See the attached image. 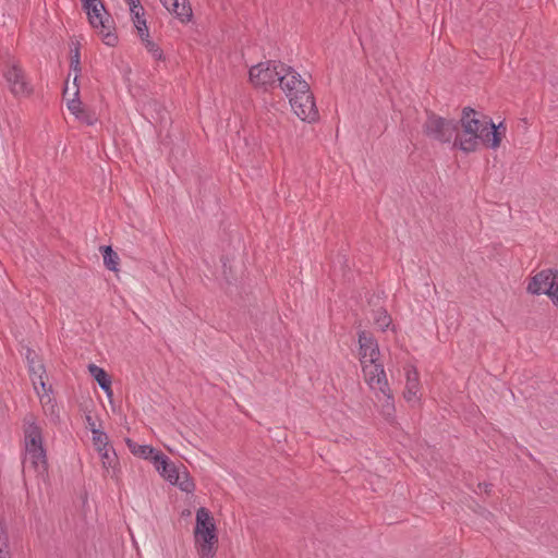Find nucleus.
<instances>
[{"mask_svg":"<svg viewBox=\"0 0 558 558\" xmlns=\"http://www.w3.org/2000/svg\"><path fill=\"white\" fill-rule=\"evenodd\" d=\"M476 112L471 108H464L459 123L457 122V133L453 136V146L464 153H473L478 149L481 144L496 149L499 147L506 133V126L502 123L495 125L492 121L478 119Z\"/></svg>","mask_w":558,"mask_h":558,"instance_id":"nucleus-1","label":"nucleus"},{"mask_svg":"<svg viewBox=\"0 0 558 558\" xmlns=\"http://www.w3.org/2000/svg\"><path fill=\"white\" fill-rule=\"evenodd\" d=\"M24 441V468L29 466L37 473L44 474L47 471L46 450L43 446L41 428L36 424L33 416L25 418Z\"/></svg>","mask_w":558,"mask_h":558,"instance_id":"nucleus-2","label":"nucleus"},{"mask_svg":"<svg viewBox=\"0 0 558 558\" xmlns=\"http://www.w3.org/2000/svg\"><path fill=\"white\" fill-rule=\"evenodd\" d=\"M194 541L199 558L215 557L218 545L216 525L209 510L204 507L196 511Z\"/></svg>","mask_w":558,"mask_h":558,"instance_id":"nucleus-3","label":"nucleus"},{"mask_svg":"<svg viewBox=\"0 0 558 558\" xmlns=\"http://www.w3.org/2000/svg\"><path fill=\"white\" fill-rule=\"evenodd\" d=\"M283 66L276 61L260 62L250 69V81L255 87L274 88L279 84Z\"/></svg>","mask_w":558,"mask_h":558,"instance_id":"nucleus-4","label":"nucleus"},{"mask_svg":"<svg viewBox=\"0 0 558 558\" xmlns=\"http://www.w3.org/2000/svg\"><path fill=\"white\" fill-rule=\"evenodd\" d=\"M87 13L90 25L99 29V34L106 45L114 46L117 44V36L111 32V21L107 16L104 3L101 0H96L94 3L90 2L88 5H83Z\"/></svg>","mask_w":558,"mask_h":558,"instance_id":"nucleus-5","label":"nucleus"},{"mask_svg":"<svg viewBox=\"0 0 558 558\" xmlns=\"http://www.w3.org/2000/svg\"><path fill=\"white\" fill-rule=\"evenodd\" d=\"M531 294H547L553 303L558 306V271L545 269L536 274L527 286Z\"/></svg>","mask_w":558,"mask_h":558,"instance_id":"nucleus-6","label":"nucleus"},{"mask_svg":"<svg viewBox=\"0 0 558 558\" xmlns=\"http://www.w3.org/2000/svg\"><path fill=\"white\" fill-rule=\"evenodd\" d=\"M424 132L438 142L451 143L457 133V122L429 113L424 123Z\"/></svg>","mask_w":558,"mask_h":558,"instance_id":"nucleus-7","label":"nucleus"},{"mask_svg":"<svg viewBox=\"0 0 558 558\" xmlns=\"http://www.w3.org/2000/svg\"><path fill=\"white\" fill-rule=\"evenodd\" d=\"M289 101L294 113L302 121L312 122L317 119L318 111L310 85H299V94Z\"/></svg>","mask_w":558,"mask_h":558,"instance_id":"nucleus-8","label":"nucleus"},{"mask_svg":"<svg viewBox=\"0 0 558 558\" xmlns=\"http://www.w3.org/2000/svg\"><path fill=\"white\" fill-rule=\"evenodd\" d=\"M7 86L16 98H26L33 94V86L24 70L16 63L11 64L3 72Z\"/></svg>","mask_w":558,"mask_h":558,"instance_id":"nucleus-9","label":"nucleus"},{"mask_svg":"<svg viewBox=\"0 0 558 558\" xmlns=\"http://www.w3.org/2000/svg\"><path fill=\"white\" fill-rule=\"evenodd\" d=\"M361 364L364 379L371 389L378 390L379 392H386L389 386L383 364L379 363L378 360Z\"/></svg>","mask_w":558,"mask_h":558,"instance_id":"nucleus-10","label":"nucleus"},{"mask_svg":"<svg viewBox=\"0 0 558 558\" xmlns=\"http://www.w3.org/2000/svg\"><path fill=\"white\" fill-rule=\"evenodd\" d=\"M301 84L308 85L293 68L284 64L278 86L289 99L299 94V85Z\"/></svg>","mask_w":558,"mask_h":558,"instance_id":"nucleus-11","label":"nucleus"},{"mask_svg":"<svg viewBox=\"0 0 558 558\" xmlns=\"http://www.w3.org/2000/svg\"><path fill=\"white\" fill-rule=\"evenodd\" d=\"M359 344L361 363L374 362L375 360H379V348L372 333L364 330L360 331Z\"/></svg>","mask_w":558,"mask_h":558,"instance_id":"nucleus-12","label":"nucleus"},{"mask_svg":"<svg viewBox=\"0 0 558 558\" xmlns=\"http://www.w3.org/2000/svg\"><path fill=\"white\" fill-rule=\"evenodd\" d=\"M153 462L156 470L165 480L171 484L178 482L181 468L170 462L166 454L162 452L155 453L153 457Z\"/></svg>","mask_w":558,"mask_h":558,"instance_id":"nucleus-13","label":"nucleus"},{"mask_svg":"<svg viewBox=\"0 0 558 558\" xmlns=\"http://www.w3.org/2000/svg\"><path fill=\"white\" fill-rule=\"evenodd\" d=\"M26 359L35 390L40 386L41 390L46 391V383L44 380L45 367L43 363L37 359L36 353L31 350H28Z\"/></svg>","mask_w":558,"mask_h":558,"instance_id":"nucleus-14","label":"nucleus"},{"mask_svg":"<svg viewBox=\"0 0 558 558\" xmlns=\"http://www.w3.org/2000/svg\"><path fill=\"white\" fill-rule=\"evenodd\" d=\"M163 7L182 22L190 21L192 9L187 0H160Z\"/></svg>","mask_w":558,"mask_h":558,"instance_id":"nucleus-15","label":"nucleus"},{"mask_svg":"<svg viewBox=\"0 0 558 558\" xmlns=\"http://www.w3.org/2000/svg\"><path fill=\"white\" fill-rule=\"evenodd\" d=\"M49 390L50 389L46 387V391L43 390V392H40L38 388L36 391L40 399L45 414L49 416L52 422L57 423L59 421V408L53 398L49 395Z\"/></svg>","mask_w":558,"mask_h":558,"instance_id":"nucleus-16","label":"nucleus"},{"mask_svg":"<svg viewBox=\"0 0 558 558\" xmlns=\"http://www.w3.org/2000/svg\"><path fill=\"white\" fill-rule=\"evenodd\" d=\"M420 388L418 373L416 369L411 368L407 372V385L404 398L407 401H416L418 399L417 392Z\"/></svg>","mask_w":558,"mask_h":558,"instance_id":"nucleus-17","label":"nucleus"},{"mask_svg":"<svg viewBox=\"0 0 558 558\" xmlns=\"http://www.w3.org/2000/svg\"><path fill=\"white\" fill-rule=\"evenodd\" d=\"M134 9H131V16L132 21L134 23V26L137 29V34L142 41L145 40V38H149V32L148 27L146 25V20L143 17L144 15V8L142 5L134 7Z\"/></svg>","mask_w":558,"mask_h":558,"instance_id":"nucleus-18","label":"nucleus"},{"mask_svg":"<svg viewBox=\"0 0 558 558\" xmlns=\"http://www.w3.org/2000/svg\"><path fill=\"white\" fill-rule=\"evenodd\" d=\"M68 109L82 122L93 125L96 122L94 114L86 111L78 99H72L68 102Z\"/></svg>","mask_w":558,"mask_h":558,"instance_id":"nucleus-19","label":"nucleus"},{"mask_svg":"<svg viewBox=\"0 0 558 558\" xmlns=\"http://www.w3.org/2000/svg\"><path fill=\"white\" fill-rule=\"evenodd\" d=\"M90 375L94 377V379L98 383L100 388L110 396L112 393L111 391V380L108 376V374L102 369L101 367L90 364L88 366Z\"/></svg>","mask_w":558,"mask_h":558,"instance_id":"nucleus-20","label":"nucleus"},{"mask_svg":"<svg viewBox=\"0 0 558 558\" xmlns=\"http://www.w3.org/2000/svg\"><path fill=\"white\" fill-rule=\"evenodd\" d=\"M126 445H128V448L130 449V451L136 456V457H140V458H144V459H151L153 460V457L155 456V453H157L158 451H156L151 446H148V445H140L131 439H126Z\"/></svg>","mask_w":558,"mask_h":558,"instance_id":"nucleus-21","label":"nucleus"},{"mask_svg":"<svg viewBox=\"0 0 558 558\" xmlns=\"http://www.w3.org/2000/svg\"><path fill=\"white\" fill-rule=\"evenodd\" d=\"M383 395L384 401L381 404V413L387 421H392L395 417V403L393 398L390 392V389L387 388L386 392H380Z\"/></svg>","mask_w":558,"mask_h":558,"instance_id":"nucleus-22","label":"nucleus"},{"mask_svg":"<svg viewBox=\"0 0 558 558\" xmlns=\"http://www.w3.org/2000/svg\"><path fill=\"white\" fill-rule=\"evenodd\" d=\"M173 485H178L182 492L192 493L195 489V484L191 478L187 470L182 465L180 470V476L178 482L172 483Z\"/></svg>","mask_w":558,"mask_h":558,"instance_id":"nucleus-23","label":"nucleus"},{"mask_svg":"<svg viewBox=\"0 0 558 558\" xmlns=\"http://www.w3.org/2000/svg\"><path fill=\"white\" fill-rule=\"evenodd\" d=\"M98 453L101 459L104 469L109 470L110 468H114L118 458L114 449L111 446L100 449Z\"/></svg>","mask_w":558,"mask_h":558,"instance_id":"nucleus-24","label":"nucleus"},{"mask_svg":"<svg viewBox=\"0 0 558 558\" xmlns=\"http://www.w3.org/2000/svg\"><path fill=\"white\" fill-rule=\"evenodd\" d=\"M102 250V257H104V264L109 270H117L119 256L116 252L112 251L110 246H104Z\"/></svg>","mask_w":558,"mask_h":558,"instance_id":"nucleus-25","label":"nucleus"},{"mask_svg":"<svg viewBox=\"0 0 558 558\" xmlns=\"http://www.w3.org/2000/svg\"><path fill=\"white\" fill-rule=\"evenodd\" d=\"M93 444L97 451L109 447V440L106 433L100 429H93Z\"/></svg>","mask_w":558,"mask_h":558,"instance_id":"nucleus-26","label":"nucleus"},{"mask_svg":"<svg viewBox=\"0 0 558 558\" xmlns=\"http://www.w3.org/2000/svg\"><path fill=\"white\" fill-rule=\"evenodd\" d=\"M142 43L155 60L159 61L163 59V52L161 48L156 43L150 40V38H145V40Z\"/></svg>","mask_w":558,"mask_h":558,"instance_id":"nucleus-27","label":"nucleus"},{"mask_svg":"<svg viewBox=\"0 0 558 558\" xmlns=\"http://www.w3.org/2000/svg\"><path fill=\"white\" fill-rule=\"evenodd\" d=\"M375 323L381 330H385L390 326L391 317L387 314L386 311L381 310L376 313Z\"/></svg>","mask_w":558,"mask_h":558,"instance_id":"nucleus-28","label":"nucleus"},{"mask_svg":"<svg viewBox=\"0 0 558 558\" xmlns=\"http://www.w3.org/2000/svg\"><path fill=\"white\" fill-rule=\"evenodd\" d=\"M70 66H71V70L75 73L74 84H76V81L78 78V73L81 72L80 51L77 48L74 50L73 54L71 56Z\"/></svg>","mask_w":558,"mask_h":558,"instance_id":"nucleus-29","label":"nucleus"},{"mask_svg":"<svg viewBox=\"0 0 558 558\" xmlns=\"http://www.w3.org/2000/svg\"><path fill=\"white\" fill-rule=\"evenodd\" d=\"M0 549L1 550H10L9 537H8L5 524L2 519H0Z\"/></svg>","mask_w":558,"mask_h":558,"instance_id":"nucleus-30","label":"nucleus"},{"mask_svg":"<svg viewBox=\"0 0 558 558\" xmlns=\"http://www.w3.org/2000/svg\"><path fill=\"white\" fill-rule=\"evenodd\" d=\"M86 422H87V426H88V428L90 429L92 433H93V429H98L96 427V424H95V422H94V420H93V417L90 415L86 416Z\"/></svg>","mask_w":558,"mask_h":558,"instance_id":"nucleus-31","label":"nucleus"},{"mask_svg":"<svg viewBox=\"0 0 558 558\" xmlns=\"http://www.w3.org/2000/svg\"><path fill=\"white\" fill-rule=\"evenodd\" d=\"M126 2H128V3H129V5H130V10H131V9H134V10H135V8H134V7L142 5V4L140 3V0H126Z\"/></svg>","mask_w":558,"mask_h":558,"instance_id":"nucleus-32","label":"nucleus"},{"mask_svg":"<svg viewBox=\"0 0 558 558\" xmlns=\"http://www.w3.org/2000/svg\"><path fill=\"white\" fill-rule=\"evenodd\" d=\"M0 558H11L10 550H1L0 549Z\"/></svg>","mask_w":558,"mask_h":558,"instance_id":"nucleus-33","label":"nucleus"},{"mask_svg":"<svg viewBox=\"0 0 558 558\" xmlns=\"http://www.w3.org/2000/svg\"><path fill=\"white\" fill-rule=\"evenodd\" d=\"M478 487L480 488L484 487L485 492L488 493L489 492L488 488L490 487V485H488V484H478Z\"/></svg>","mask_w":558,"mask_h":558,"instance_id":"nucleus-34","label":"nucleus"},{"mask_svg":"<svg viewBox=\"0 0 558 558\" xmlns=\"http://www.w3.org/2000/svg\"><path fill=\"white\" fill-rule=\"evenodd\" d=\"M78 95V88H75L74 96L76 97Z\"/></svg>","mask_w":558,"mask_h":558,"instance_id":"nucleus-35","label":"nucleus"}]
</instances>
